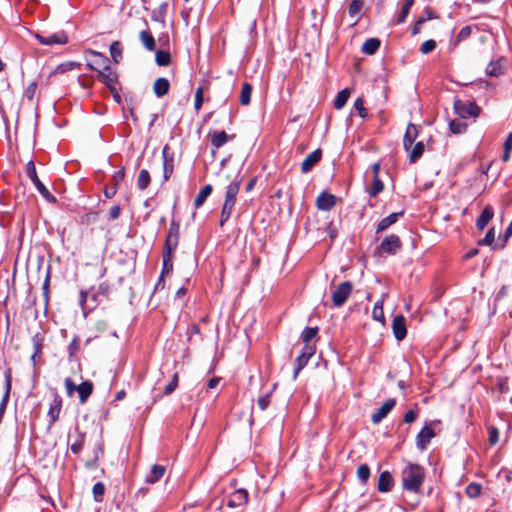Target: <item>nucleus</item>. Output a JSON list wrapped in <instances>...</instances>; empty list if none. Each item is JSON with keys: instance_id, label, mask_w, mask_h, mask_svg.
Returning a JSON list of instances; mask_svg holds the SVG:
<instances>
[{"instance_id": "58", "label": "nucleus", "mask_w": 512, "mask_h": 512, "mask_svg": "<svg viewBox=\"0 0 512 512\" xmlns=\"http://www.w3.org/2000/svg\"><path fill=\"white\" fill-rule=\"evenodd\" d=\"M499 440V432L498 429L495 427L489 428V443L491 445H496Z\"/></svg>"}, {"instance_id": "62", "label": "nucleus", "mask_w": 512, "mask_h": 512, "mask_svg": "<svg viewBox=\"0 0 512 512\" xmlns=\"http://www.w3.org/2000/svg\"><path fill=\"white\" fill-rule=\"evenodd\" d=\"M123 178H124V170H118L117 172H115L112 177V181L114 183L113 187L117 188L118 185L122 182Z\"/></svg>"}, {"instance_id": "63", "label": "nucleus", "mask_w": 512, "mask_h": 512, "mask_svg": "<svg viewBox=\"0 0 512 512\" xmlns=\"http://www.w3.org/2000/svg\"><path fill=\"white\" fill-rule=\"evenodd\" d=\"M121 208L119 205H114L109 209V219L115 220L119 217Z\"/></svg>"}, {"instance_id": "49", "label": "nucleus", "mask_w": 512, "mask_h": 512, "mask_svg": "<svg viewBox=\"0 0 512 512\" xmlns=\"http://www.w3.org/2000/svg\"><path fill=\"white\" fill-rule=\"evenodd\" d=\"M83 445H84V435L79 434L77 439L71 444L70 449H71L72 453L78 454L82 450Z\"/></svg>"}, {"instance_id": "2", "label": "nucleus", "mask_w": 512, "mask_h": 512, "mask_svg": "<svg viewBox=\"0 0 512 512\" xmlns=\"http://www.w3.org/2000/svg\"><path fill=\"white\" fill-rule=\"evenodd\" d=\"M92 56L99 58L101 60V64L103 65L102 70H98V79L105 84L111 91L115 90V84L117 82V75L112 71L109 63V59L102 53L91 51Z\"/></svg>"}, {"instance_id": "39", "label": "nucleus", "mask_w": 512, "mask_h": 512, "mask_svg": "<svg viewBox=\"0 0 512 512\" xmlns=\"http://www.w3.org/2000/svg\"><path fill=\"white\" fill-rule=\"evenodd\" d=\"M349 95H350V92H349V90H348V89H343V90H341V91L337 94V96H336V98H335V100H334V107H335L336 109H338V110H339V109H342V108L345 106V104L347 103V100H348V98H349Z\"/></svg>"}, {"instance_id": "53", "label": "nucleus", "mask_w": 512, "mask_h": 512, "mask_svg": "<svg viewBox=\"0 0 512 512\" xmlns=\"http://www.w3.org/2000/svg\"><path fill=\"white\" fill-rule=\"evenodd\" d=\"M203 95H204L203 88L198 87L195 92V102H194V107L196 110H199L202 107L203 100H204Z\"/></svg>"}, {"instance_id": "45", "label": "nucleus", "mask_w": 512, "mask_h": 512, "mask_svg": "<svg viewBox=\"0 0 512 512\" xmlns=\"http://www.w3.org/2000/svg\"><path fill=\"white\" fill-rule=\"evenodd\" d=\"M481 485L478 484V483H470L466 489H465V492L467 494L468 497L470 498H476L480 495L481 493Z\"/></svg>"}, {"instance_id": "25", "label": "nucleus", "mask_w": 512, "mask_h": 512, "mask_svg": "<svg viewBox=\"0 0 512 512\" xmlns=\"http://www.w3.org/2000/svg\"><path fill=\"white\" fill-rule=\"evenodd\" d=\"M165 471H166L165 466L157 465V464L153 465L151 467L150 472L146 476V479H145L146 482L149 484L156 483L163 477Z\"/></svg>"}, {"instance_id": "9", "label": "nucleus", "mask_w": 512, "mask_h": 512, "mask_svg": "<svg viewBox=\"0 0 512 512\" xmlns=\"http://www.w3.org/2000/svg\"><path fill=\"white\" fill-rule=\"evenodd\" d=\"M52 402L50 403L49 410H48V417H49V425H53L56 421L59 420L60 413L62 410V398L58 394V392L54 389L52 390Z\"/></svg>"}, {"instance_id": "48", "label": "nucleus", "mask_w": 512, "mask_h": 512, "mask_svg": "<svg viewBox=\"0 0 512 512\" xmlns=\"http://www.w3.org/2000/svg\"><path fill=\"white\" fill-rule=\"evenodd\" d=\"M233 207L223 204L220 215V226L222 227L230 218Z\"/></svg>"}, {"instance_id": "5", "label": "nucleus", "mask_w": 512, "mask_h": 512, "mask_svg": "<svg viewBox=\"0 0 512 512\" xmlns=\"http://www.w3.org/2000/svg\"><path fill=\"white\" fill-rule=\"evenodd\" d=\"M352 290L353 285L350 281H345L339 284L336 290L332 293L334 306L341 307L349 298Z\"/></svg>"}, {"instance_id": "21", "label": "nucleus", "mask_w": 512, "mask_h": 512, "mask_svg": "<svg viewBox=\"0 0 512 512\" xmlns=\"http://www.w3.org/2000/svg\"><path fill=\"white\" fill-rule=\"evenodd\" d=\"M417 136H418V130H417L416 125L410 123L407 126V129H406V132H405V135L403 138V146L406 151L410 150V148L412 147Z\"/></svg>"}, {"instance_id": "7", "label": "nucleus", "mask_w": 512, "mask_h": 512, "mask_svg": "<svg viewBox=\"0 0 512 512\" xmlns=\"http://www.w3.org/2000/svg\"><path fill=\"white\" fill-rule=\"evenodd\" d=\"M35 38L42 44L47 46L64 45L68 42V36L64 31H58L48 35L35 34Z\"/></svg>"}, {"instance_id": "11", "label": "nucleus", "mask_w": 512, "mask_h": 512, "mask_svg": "<svg viewBox=\"0 0 512 512\" xmlns=\"http://www.w3.org/2000/svg\"><path fill=\"white\" fill-rule=\"evenodd\" d=\"M249 499V493L246 489L240 488L235 490L231 495L229 496L227 505L230 508H236L241 507L247 504Z\"/></svg>"}, {"instance_id": "12", "label": "nucleus", "mask_w": 512, "mask_h": 512, "mask_svg": "<svg viewBox=\"0 0 512 512\" xmlns=\"http://www.w3.org/2000/svg\"><path fill=\"white\" fill-rule=\"evenodd\" d=\"M434 436V431L428 425H425L416 436L417 448L425 450Z\"/></svg>"}, {"instance_id": "15", "label": "nucleus", "mask_w": 512, "mask_h": 512, "mask_svg": "<svg viewBox=\"0 0 512 512\" xmlns=\"http://www.w3.org/2000/svg\"><path fill=\"white\" fill-rule=\"evenodd\" d=\"M322 151L321 149H316L302 161L301 163V171L302 173H308L312 170V168L321 160Z\"/></svg>"}, {"instance_id": "46", "label": "nucleus", "mask_w": 512, "mask_h": 512, "mask_svg": "<svg viewBox=\"0 0 512 512\" xmlns=\"http://www.w3.org/2000/svg\"><path fill=\"white\" fill-rule=\"evenodd\" d=\"M357 476H358L359 480L362 481L363 483L367 482V480L370 477L369 466L366 464L360 465L357 469Z\"/></svg>"}, {"instance_id": "41", "label": "nucleus", "mask_w": 512, "mask_h": 512, "mask_svg": "<svg viewBox=\"0 0 512 512\" xmlns=\"http://www.w3.org/2000/svg\"><path fill=\"white\" fill-rule=\"evenodd\" d=\"M364 7V0H352L349 4L348 13L350 17L354 18L359 15Z\"/></svg>"}, {"instance_id": "1", "label": "nucleus", "mask_w": 512, "mask_h": 512, "mask_svg": "<svg viewBox=\"0 0 512 512\" xmlns=\"http://www.w3.org/2000/svg\"><path fill=\"white\" fill-rule=\"evenodd\" d=\"M425 478L424 468L418 464H408L402 471V485L405 490L418 492Z\"/></svg>"}, {"instance_id": "27", "label": "nucleus", "mask_w": 512, "mask_h": 512, "mask_svg": "<svg viewBox=\"0 0 512 512\" xmlns=\"http://www.w3.org/2000/svg\"><path fill=\"white\" fill-rule=\"evenodd\" d=\"M10 390H11V376L8 374L6 376L5 393L0 402V422L2 421L3 415H4L6 407H7V403L9 401Z\"/></svg>"}, {"instance_id": "30", "label": "nucleus", "mask_w": 512, "mask_h": 512, "mask_svg": "<svg viewBox=\"0 0 512 512\" xmlns=\"http://www.w3.org/2000/svg\"><path fill=\"white\" fill-rule=\"evenodd\" d=\"M503 72L504 67L502 65V59L491 61L486 68V74L490 77H498L503 74Z\"/></svg>"}, {"instance_id": "4", "label": "nucleus", "mask_w": 512, "mask_h": 512, "mask_svg": "<svg viewBox=\"0 0 512 512\" xmlns=\"http://www.w3.org/2000/svg\"><path fill=\"white\" fill-rule=\"evenodd\" d=\"M454 110L464 119L477 117L480 113V108L475 102H465L461 100H455Z\"/></svg>"}, {"instance_id": "34", "label": "nucleus", "mask_w": 512, "mask_h": 512, "mask_svg": "<svg viewBox=\"0 0 512 512\" xmlns=\"http://www.w3.org/2000/svg\"><path fill=\"white\" fill-rule=\"evenodd\" d=\"M252 85L248 82L243 83L240 93V103L242 105H249L251 102Z\"/></svg>"}, {"instance_id": "51", "label": "nucleus", "mask_w": 512, "mask_h": 512, "mask_svg": "<svg viewBox=\"0 0 512 512\" xmlns=\"http://www.w3.org/2000/svg\"><path fill=\"white\" fill-rule=\"evenodd\" d=\"M512 236V221L509 223L508 227L505 229L504 234L500 237L501 243L499 244V249H503L506 246L509 238Z\"/></svg>"}, {"instance_id": "6", "label": "nucleus", "mask_w": 512, "mask_h": 512, "mask_svg": "<svg viewBox=\"0 0 512 512\" xmlns=\"http://www.w3.org/2000/svg\"><path fill=\"white\" fill-rule=\"evenodd\" d=\"M401 247L400 238L395 234H391L382 240L381 244L377 247V252L394 255Z\"/></svg>"}, {"instance_id": "35", "label": "nucleus", "mask_w": 512, "mask_h": 512, "mask_svg": "<svg viewBox=\"0 0 512 512\" xmlns=\"http://www.w3.org/2000/svg\"><path fill=\"white\" fill-rule=\"evenodd\" d=\"M123 46L119 41H114L110 45V55L114 63H119L122 59Z\"/></svg>"}, {"instance_id": "18", "label": "nucleus", "mask_w": 512, "mask_h": 512, "mask_svg": "<svg viewBox=\"0 0 512 512\" xmlns=\"http://www.w3.org/2000/svg\"><path fill=\"white\" fill-rule=\"evenodd\" d=\"M168 150V145H165L162 150L163 176L165 180H168L171 177L174 168V159L173 156H169Z\"/></svg>"}, {"instance_id": "32", "label": "nucleus", "mask_w": 512, "mask_h": 512, "mask_svg": "<svg viewBox=\"0 0 512 512\" xmlns=\"http://www.w3.org/2000/svg\"><path fill=\"white\" fill-rule=\"evenodd\" d=\"M478 245L491 246L493 249L499 248V245L495 244V228L494 227H491L487 231L485 237L478 241Z\"/></svg>"}, {"instance_id": "52", "label": "nucleus", "mask_w": 512, "mask_h": 512, "mask_svg": "<svg viewBox=\"0 0 512 512\" xmlns=\"http://www.w3.org/2000/svg\"><path fill=\"white\" fill-rule=\"evenodd\" d=\"M435 48H436V41L433 39H430V40H426L425 42L422 43V45L420 47V51L422 52V54H428V53L432 52Z\"/></svg>"}, {"instance_id": "17", "label": "nucleus", "mask_w": 512, "mask_h": 512, "mask_svg": "<svg viewBox=\"0 0 512 512\" xmlns=\"http://www.w3.org/2000/svg\"><path fill=\"white\" fill-rule=\"evenodd\" d=\"M336 204V197L327 192H322L316 199V206L319 210L329 211Z\"/></svg>"}, {"instance_id": "40", "label": "nucleus", "mask_w": 512, "mask_h": 512, "mask_svg": "<svg viewBox=\"0 0 512 512\" xmlns=\"http://www.w3.org/2000/svg\"><path fill=\"white\" fill-rule=\"evenodd\" d=\"M155 61L158 66H168L171 62V55L168 51L158 50Z\"/></svg>"}, {"instance_id": "64", "label": "nucleus", "mask_w": 512, "mask_h": 512, "mask_svg": "<svg viewBox=\"0 0 512 512\" xmlns=\"http://www.w3.org/2000/svg\"><path fill=\"white\" fill-rule=\"evenodd\" d=\"M417 413L414 410H408L404 415L405 423H412L416 420Z\"/></svg>"}, {"instance_id": "31", "label": "nucleus", "mask_w": 512, "mask_h": 512, "mask_svg": "<svg viewBox=\"0 0 512 512\" xmlns=\"http://www.w3.org/2000/svg\"><path fill=\"white\" fill-rule=\"evenodd\" d=\"M212 186L210 184L205 185L200 192L197 194L195 200H194V206L195 208L201 207L206 199L210 196L212 193Z\"/></svg>"}, {"instance_id": "28", "label": "nucleus", "mask_w": 512, "mask_h": 512, "mask_svg": "<svg viewBox=\"0 0 512 512\" xmlns=\"http://www.w3.org/2000/svg\"><path fill=\"white\" fill-rule=\"evenodd\" d=\"M380 40L378 38H369L362 45V52L367 55H373L380 47Z\"/></svg>"}, {"instance_id": "14", "label": "nucleus", "mask_w": 512, "mask_h": 512, "mask_svg": "<svg viewBox=\"0 0 512 512\" xmlns=\"http://www.w3.org/2000/svg\"><path fill=\"white\" fill-rule=\"evenodd\" d=\"M405 322V317L403 315L395 316L392 321L393 334L398 341L403 340L407 335Z\"/></svg>"}, {"instance_id": "57", "label": "nucleus", "mask_w": 512, "mask_h": 512, "mask_svg": "<svg viewBox=\"0 0 512 512\" xmlns=\"http://www.w3.org/2000/svg\"><path fill=\"white\" fill-rule=\"evenodd\" d=\"M37 90V84L35 82H32L28 85V87L25 90V97L28 100H33Z\"/></svg>"}, {"instance_id": "47", "label": "nucleus", "mask_w": 512, "mask_h": 512, "mask_svg": "<svg viewBox=\"0 0 512 512\" xmlns=\"http://www.w3.org/2000/svg\"><path fill=\"white\" fill-rule=\"evenodd\" d=\"M178 380L179 375L178 373H175L172 377V380L165 386L163 394L170 395L171 393H173L178 386Z\"/></svg>"}, {"instance_id": "43", "label": "nucleus", "mask_w": 512, "mask_h": 512, "mask_svg": "<svg viewBox=\"0 0 512 512\" xmlns=\"http://www.w3.org/2000/svg\"><path fill=\"white\" fill-rule=\"evenodd\" d=\"M414 4V0H405L403 6H402V9H401V12L398 16V19H397V23H404L408 14H409V11L411 9V7L413 6Z\"/></svg>"}, {"instance_id": "38", "label": "nucleus", "mask_w": 512, "mask_h": 512, "mask_svg": "<svg viewBox=\"0 0 512 512\" xmlns=\"http://www.w3.org/2000/svg\"><path fill=\"white\" fill-rule=\"evenodd\" d=\"M384 190V183L380 180L379 176L373 177L372 184L368 189V193L371 197H376L379 193Z\"/></svg>"}, {"instance_id": "10", "label": "nucleus", "mask_w": 512, "mask_h": 512, "mask_svg": "<svg viewBox=\"0 0 512 512\" xmlns=\"http://www.w3.org/2000/svg\"><path fill=\"white\" fill-rule=\"evenodd\" d=\"M315 347L312 345H304L302 353L296 358V367L294 369L293 379L298 377L300 371L307 365L309 359L314 355Z\"/></svg>"}, {"instance_id": "29", "label": "nucleus", "mask_w": 512, "mask_h": 512, "mask_svg": "<svg viewBox=\"0 0 512 512\" xmlns=\"http://www.w3.org/2000/svg\"><path fill=\"white\" fill-rule=\"evenodd\" d=\"M140 41L148 51H154L156 43L153 35L148 30H143L139 34Z\"/></svg>"}, {"instance_id": "20", "label": "nucleus", "mask_w": 512, "mask_h": 512, "mask_svg": "<svg viewBox=\"0 0 512 512\" xmlns=\"http://www.w3.org/2000/svg\"><path fill=\"white\" fill-rule=\"evenodd\" d=\"M93 389V383L89 380L84 381L77 386V393L81 404H85L87 402L88 398L93 393Z\"/></svg>"}, {"instance_id": "8", "label": "nucleus", "mask_w": 512, "mask_h": 512, "mask_svg": "<svg viewBox=\"0 0 512 512\" xmlns=\"http://www.w3.org/2000/svg\"><path fill=\"white\" fill-rule=\"evenodd\" d=\"M179 224L175 221H171L169 225L168 235L165 241V249L164 252H169V254H173L176 250L179 242Z\"/></svg>"}, {"instance_id": "54", "label": "nucleus", "mask_w": 512, "mask_h": 512, "mask_svg": "<svg viewBox=\"0 0 512 512\" xmlns=\"http://www.w3.org/2000/svg\"><path fill=\"white\" fill-rule=\"evenodd\" d=\"M354 108L357 110V112L361 118L367 117V110L364 107V102H363L362 98L356 99V101L354 103Z\"/></svg>"}, {"instance_id": "13", "label": "nucleus", "mask_w": 512, "mask_h": 512, "mask_svg": "<svg viewBox=\"0 0 512 512\" xmlns=\"http://www.w3.org/2000/svg\"><path fill=\"white\" fill-rule=\"evenodd\" d=\"M395 404L396 401L393 398L386 400L377 410V412H375L372 415V422L374 424H379L390 413V411L394 408Z\"/></svg>"}, {"instance_id": "36", "label": "nucleus", "mask_w": 512, "mask_h": 512, "mask_svg": "<svg viewBox=\"0 0 512 512\" xmlns=\"http://www.w3.org/2000/svg\"><path fill=\"white\" fill-rule=\"evenodd\" d=\"M150 181L151 177L149 172L146 169H142L137 177V187L140 190H145L149 186Z\"/></svg>"}, {"instance_id": "24", "label": "nucleus", "mask_w": 512, "mask_h": 512, "mask_svg": "<svg viewBox=\"0 0 512 512\" xmlns=\"http://www.w3.org/2000/svg\"><path fill=\"white\" fill-rule=\"evenodd\" d=\"M402 215L403 212L391 213L387 217L383 218L377 225L376 233H380L387 230L391 225L396 223L399 217Z\"/></svg>"}, {"instance_id": "26", "label": "nucleus", "mask_w": 512, "mask_h": 512, "mask_svg": "<svg viewBox=\"0 0 512 512\" xmlns=\"http://www.w3.org/2000/svg\"><path fill=\"white\" fill-rule=\"evenodd\" d=\"M234 136H229L225 131H215L212 134L211 144L214 148L219 149L224 146L230 138Z\"/></svg>"}, {"instance_id": "55", "label": "nucleus", "mask_w": 512, "mask_h": 512, "mask_svg": "<svg viewBox=\"0 0 512 512\" xmlns=\"http://www.w3.org/2000/svg\"><path fill=\"white\" fill-rule=\"evenodd\" d=\"M373 318L377 321H381L384 319V313L382 308V303L376 302L373 308Z\"/></svg>"}, {"instance_id": "33", "label": "nucleus", "mask_w": 512, "mask_h": 512, "mask_svg": "<svg viewBox=\"0 0 512 512\" xmlns=\"http://www.w3.org/2000/svg\"><path fill=\"white\" fill-rule=\"evenodd\" d=\"M424 152V144L423 142H417L414 146H412L409 150V160L411 163L417 162Z\"/></svg>"}, {"instance_id": "44", "label": "nucleus", "mask_w": 512, "mask_h": 512, "mask_svg": "<svg viewBox=\"0 0 512 512\" xmlns=\"http://www.w3.org/2000/svg\"><path fill=\"white\" fill-rule=\"evenodd\" d=\"M93 497L96 502H102L105 493V486L102 482H97L92 488Z\"/></svg>"}, {"instance_id": "3", "label": "nucleus", "mask_w": 512, "mask_h": 512, "mask_svg": "<svg viewBox=\"0 0 512 512\" xmlns=\"http://www.w3.org/2000/svg\"><path fill=\"white\" fill-rule=\"evenodd\" d=\"M26 173L30 180L35 185L37 191L48 201L54 203L56 198L49 192L45 185L40 181L37 176L36 168L33 161H29L26 165Z\"/></svg>"}, {"instance_id": "37", "label": "nucleus", "mask_w": 512, "mask_h": 512, "mask_svg": "<svg viewBox=\"0 0 512 512\" xmlns=\"http://www.w3.org/2000/svg\"><path fill=\"white\" fill-rule=\"evenodd\" d=\"M172 256H173V254H169V252H163V255H162L163 267H162V271H161L162 276L172 273V271H173Z\"/></svg>"}, {"instance_id": "59", "label": "nucleus", "mask_w": 512, "mask_h": 512, "mask_svg": "<svg viewBox=\"0 0 512 512\" xmlns=\"http://www.w3.org/2000/svg\"><path fill=\"white\" fill-rule=\"evenodd\" d=\"M449 126H450V130L456 134L462 133L466 128L465 124H462L457 121L450 122Z\"/></svg>"}, {"instance_id": "23", "label": "nucleus", "mask_w": 512, "mask_h": 512, "mask_svg": "<svg viewBox=\"0 0 512 512\" xmlns=\"http://www.w3.org/2000/svg\"><path fill=\"white\" fill-rule=\"evenodd\" d=\"M393 483L392 475L388 471H384L378 479V490L380 492H389L393 487Z\"/></svg>"}, {"instance_id": "16", "label": "nucleus", "mask_w": 512, "mask_h": 512, "mask_svg": "<svg viewBox=\"0 0 512 512\" xmlns=\"http://www.w3.org/2000/svg\"><path fill=\"white\" fill-rule=\"evenodd\" d=\"M240 185H241V180H235V181H232L227 186L226 193H225V200H224L223 204L234 207L237 194L239 193V190H240Z\"/></svg>"}, {"instance_id": "56", "label": "nucleus", "mask_w": 512, "mask_h": 512, "mask_svg": "<svg viewBox=\"0 0 512 512\" xmlns=\"http://www.w3.org/2000/svg\"><path fill=\"white\" fill-rule=\"evenodd\" d=\"M270 396H271V392L265 394V395H262L258 398V406L259 408L263 411L265 410L269 404H270Z\"/></svg>"}, {"instance_id": "50", "label": "nucleus", "mask_w": 512, "mask_h": 512, "mask_svg": "<svg viewBox=\"0 0 512 512\" xmlns=\"http://www.w3.org/2000/svg\"><path fill=\"white\" fill-rule=\"evenodd\" d=\"M64 386L68 397H72L74 395V392H77L78 385H76L71 378H65Z\"/></svg>"}, {"instance_id": "42", "label": "nucleus", "mask_w": 512, "mask_h": 512, "mask_svg": "<svg viewBox=\"0 0 512 512\" xmlns=\"http://www.w3.org/2000/svg\"><path fill=\"white\" fill-rule=\"evenodd\" d=\"M318 328L317 327H306L302 334L301 340L305 345H310V341L317 335Z\"/></svg>"}, {"instance_id": "22", "label": "nucleus", "mask_w": 512, "mask_h": 512, "mask_svg": "<svg viewBox=\"0 0 512 512\" xmlns=\"http://www.w3.org/2000/svg\"><path fill=\"white\" fill-rule=\"evenodd\" d=\"M170 83L164 77L157 78L153 84V92L157 97H163L169 92Z\"/></svg>"}, {"instance_id": "61", "label": "nucleus", "mask_w": 512, "mask_h": 512, "mask_svg": "<svg viewBox=\"0 0 512 512\" xmlns=\"http://www.w3.org/2000/svg\"><path fill=\"white\" fill-rule=\"evenodd\" d=\"M93 60H91L90 62H88L87 66L89 67V69L91 70H95L98 72V70H102L103 69V65L101 64V60L99 58H96L95 56H93Z\"/></svg>"}, {"instance_id": "60", "label": "nucleus", "mask_w": 512, "mask_h": 512, "mask_svg": "<svg viewBox=\"0 0 512 512\" xmlns=\"http://www.w3.org/2000/svg\"><path fill=\"white\" fill-rule=\"evenodd\" d=\"M472 29L470 26H464L457 35V41H462L471 35Z\"/></svg>"}, {"instance_id": "19", "label": "nucleus", "mask_w": 512, "mask_h": 512, "mask_svg": "<svg viewBox=\"0 0 512 512\" xmlns=\"http://www.w3.org/2000/svg\"><path fill=\"white\" fill-rule=\"evenodd\" d=\"M494 217V210L491 205H486L484 209L482 210L480 216L476 220V227L478 230L482 231L485 229L487 224L492 220Z\"/></svg>"}]
</instances>
